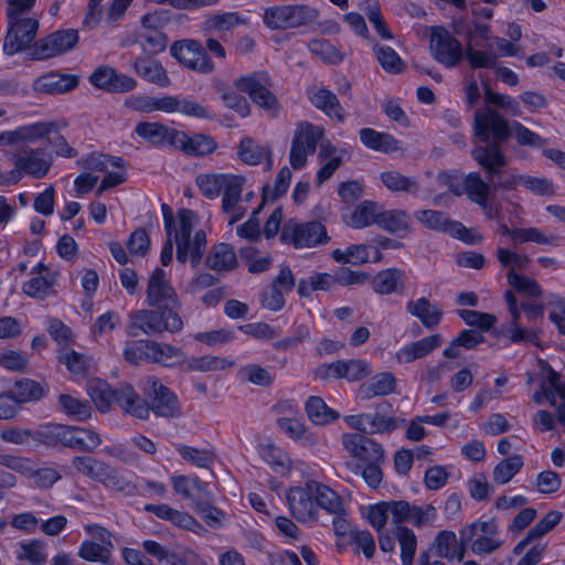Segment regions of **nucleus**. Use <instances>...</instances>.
Masks as SVG:
<instances>
[{"label":"nucleus","mask_w":565,"mask_h":565,"mask_svg":"<svg viewBox=\"0 0 565 565\" xmlns=\"http://www.w3.org/2000/svg\"><path fill=\"white\" fill-rule=\"evenodd\" d=\"M361 514L374 530H382L388 521L396 530H409L405 524L414 527L434 526L437 510L433 504L416 505L406 500H388L363 508Z\"/></svg>","instance_id":"nucleus-1"},{"label":"nucleus","mask_w":565,"mask_h":565,"mask_svg":"<svg viewBox=\"0 0 565 565\" xmlns=\"http://www.w3.org/2000/svg\"><path fill=\"white\" fill-rule=\"evenodd\" d=\"M183 328L178 312L161 309L134 310L128 316L126 331L129 337L154 335L163 332L177 333Z\"/></svg>","instance_id":"nucleus-2"},{"label":"nucleus","mask_w":565,"mask_h":565,"mask_svg":"<svg viewBox=\"0 0 565 565\" xmlns=\"http://www.w3.org/2000/svg\"><path fill=\"white\" fill-rule=\"evenodd\" d=\"M125 107L139 113H181L185 116L196 118H209L210 111L199 102L190 98H180L178 96L152 97L147 95H132L128 97Z\"/></svg>","instance_id":"nucleus-3"},{"label":"nucleus","mask_w":565,"mask_h":565,"mask_svg":"<svg viewBox=\"0 0 565 565\" xmlns=\"http://www.w3.org/2000/svg\"><path fill=\"white\" fill-rule=\"evenodd\" d=\"M235 85L238 90L246 93L256 105L269 113L271 117L277 116L280 106L277 97L270 92L273 83L267 73H253L237 79Z\"/></svg>","instance_id":"nucleus-4"},{"label":"nucleus","mask_w":565,"mask_h":565,"mask_svg":"<svg viewBox=\"0 0 565 565\" xmlns=\"http://www.w3.org/2000/svg\"><path fill=\"white\" fill-rule=\"evenodd\" d=\"M472 128L473 137L481 142H507L511 135L508 121L489 106L476 110Z\"/></svg>","instance_id":"nucleus-5"},{"label":"nucleus","mask_w":565,"mask_h":565,"mask_svg":"<svg viewBox=\"0 0 565 565\" xmlns=\"http://www.w3.org/2000/svg\"><path fill=\"white\" fill-rule=\"evenodd\" d=\"M323 135L322 127L309 121H301L297 125L289 154V162L294 169H300L306 164L308 156L316 151Z\"/></svg>","instance_id":"nucleus-6"},{"label":"nucleus","mask_w":565,"mask_h":565,"mask_svg":"<svg viewBox=\"0 0 565 565\" xmlns=\"http://www.w3.org/2000/svg\"><path fill=\"white\" fill-rule=\"evenodd\" d=\"M142 390L149 401L150 412L164 418L181 416V405L177 395L157 377L149 376L145 380Z\"/></svg>","instance_id":"nucleus-7"},{"label":"nucleus","mask_w":565,"mask_h":565,"mask_svg":"<svg viewBox=\"0 0 565 565\" xmlns=\"http://www.w3.org/2000/svg\"><path fill=\"white\" fill-rule=\"evenodd\" d=\"M9 30L4 38L3 51L13 55L29 47L36 36L39 20L29 15H8Z\"/></svg>","instance_id":"nucleus-8"},{"label":"nucleus","mask_w":565,"mask_h":565,"mask_svg":"<svg viewBox=\"0 0 565 565\" xmlns=\"http://www.w3.org/2000/svg\"><path fill=\"white\" fill-rule=\"evenodd\" d=\"M281 239L296 248H310L327 244L330 238L324 225L320 222L298 223L290 220L282 228Z\"/></svg>","instance_id":"nucleus-9"},{"label":"nucleus","mask_w":565,"mask_h":565,"mask_svg":"<svg viewBox=\"0 0 565 565\" xmlns=\"http://www.w3.org/2000/svg\"><path fill=\"white\" fill-rule=\"evenodd\" d=\"M146 302L149 307L172 312L180 307L178 294L161 268H156L148 278Z\"/></svg>","instance_id":"nucleus-10"},{"label":"nucleus","mask_w":565,"mask_h":565,"mask_svg":"<svg viewBox=\"0 0 565 565\" xmlns=\"http://www.w3.org/2000/svg\"><path fill=\"white\" fill-rule=\"evenodd\" d=\"M415 217L425 227L438 232L448 233L468 244H476L481 241V235L472 233L460 222L450 220L444 212L435 210H422L415 213Z\"/></svg>","instance_id":"nucleus-11"},{"label":"nucleus","mask_w":565,"mask_h":565,"mask_svg":"<svg viewBox=\"0 0 565 565\" xmlns=\"http://www.w3.org/2000/svg\"><path fill=\"white\" fill-rule=\"evenodd\" d=\"M171 55L189 70L207 74L214 70V64L204 47L195 40L174 42L170 47Z\"/></svg>","instance_id":"nucleus-12"},{"label":"nucleus","mask_w":565,"mask_h":565,"mask_svg":"<svg viewBox=\"0 0 565 565\" xmlns=\"http://www.w3.org/2000/svg\"><path fill=\"white\" fill-rule=\"evenodd\" d=\"M342 444L345 450L359 461V465L385 462V451L382 445L363 434H343Z\"/></svg>","instance_id":"nucleus-13"},{"label":"nucleus","mask_w":565,"mask_h":565,"mask_svg":"<svg viewBox=\"0 0 565 565\" xmlns=\"http://www.w3.org/2000/svg\"><path fill=\"white\" fill-rule=\"evenodd\" d=\"M430 51L436 61L447 67L456 66L463 57L460 42L444 28H433Z\"/></svg>","instance_id":"nucleus-14"},{"label":"nucleus","mask_w":565,"mask_h":565,"mask_svg":"<svg viewBox=\"0 0 565 565\" xmlns=\"http://www.w3.org/2000/svg\"><path fill=\"white\" fill-rule=\"evenodd\" d=\"M371 373L370 364L364 360H339L320 365L316 374L320 379H344L349 382L360 381Z\"/></svg>","instance_id":"nucleus-15"},{"label":"nucleus","mask_w":565,"mask_h":565,"mask_svg":"<svg viewBox=\"0 0 565 565\" xmlns=\"http://www.w3.org/2000/svg\"><path fill=\"white\" fill-rule=\"evenodd\" d=\"M308 488L313 492L316 504L332 515V525L334 530H341L348 526L345 510L340 497L328 486L316 481H309Z\"/></svg>","instance_id":"nucleus-16"},{"label":"nucleus","mask_w":565,"mask_h":565,"mask_svg":"<svg viewBox=\"0 0 565 565\" xmlns=\"http://www.w3.org/2000/svg\"><path fill=\"white\" fill-rule=\"evenodd\" d=\"M77 42L78 33L76 30H60L38 41L33 54L39 60L50 58L72 50Z\"/></svg>","instance_id":"nucleus-17"},{"label":"nucleus","mask_w":565,"mask_h":565,"mask_svg":"<svg viewBox=\"0 0 565 565\" xmlns=\"http://www.w3.org/2000/svg\"><path fill=\"white\" fill-rule=\"evenodd\" d=\"M502 143L478 145L471 150V157L484 171L488 180H493L495 175H500L501 169H504L508 164L507 156L501 148Z\"/></svg>","instance_id":"nucleus-18"},{"label":"nucleus","mask_w":565,"mask_h":565,"mask_svg":"<svg viewBox=\"0 0 565 565\" xmlns=\"http://www.w3.org/2000/svg\"><path fill=\"white\" fill-rule=\"evenodd\" d=\"M246 179L243 175L231 174L222 189V211L230 214L228 225L238 222L245 214V209L239 205L243 188Z\"/></svg>","instance_id":"nucleus-19"},{"label":"nucleus","mask_w":565,"mask_h":565,"mask_svg":"<svg viewBox=\"0 0 565 565\" xmlns=\"http://www.w3.org/2000/svg\"><path fill=\"white\" fill-rule=\"evenodd\" d=\"M89 81L95 87L109 93H128L137 86L135 78L119 74L109 66L96 68L89 76Z\"/></svg>","instance_id":"nucleus-20"},{"label":"nucleus","mask_w":565,"mask_h":565,"mask_svg":"<svg viewBox=\"0 0 565 565\" xmlns=\"http://www.w3.org/2000/svg\"><path fill=\"white\" fill-rule=\"evenodd\" d=\"M146 359L166 367L184 369L186 354L178 347L168 343L146 341L142 345Z\"/></svg>","instance_id":"nucleus-21"},{"label":"nucleus","mask_w":565,"mask_h":565,"mask_svg":"<svg viewBox=\"0 0 565 565\" xmlns=\"http://www.w3.org/2000/svg\"><path fill=\"white\" fill-rule=\"evenodd\" d=\"M313 492L306 488L296 487L289 490L287 500L292 516L301 522L309 523L317 518L316 503L312 501Z\"/></svg>","instance_id":"nucleus-22"},{"label":"nucleus","mask_w":565,"mask_h":565,"mask_svg":"<svg viewBox=\"0 0 565 565\" xmlns=\"http://www.w3.org/2000/svg\"><path fill=\"white\" fill-rule=\"evenodd\" d=\"M14 167L18 171L41 179L49 172L51 160L43 149L25 148L18 153Z\"/></svg>","instance_id":"nucleus-23"},{"label":"nucleus","mask_w":565,"mask_h":565,"mask_svg":"<svg viewBox=\"0 0 565 565\" xmlns=\"http://www.w3.org/2000/svg\"><path fill=\"white\" fill-rule=\"evenodd\" d=\"M77 84L78 79L74 75L47 73L38 77L32 88L39 94L58 95L72 90Z\"/></svg>","instance_id":"nucleus-24"},{"label":"nucleus","mask_w":565,"mask_h":565,"mask_svg":"<svg viewBox=\"0 0 565 565\" xmlns=\"http://www.w3.org/2000/svg\"><path fill=\"white\" fill-rule=\"evenodd\" d=\"M443 342L441 335L436 333L408 343L396 352V361L399 364H408L415 360L423 359L439 348Z\"/></svg>","instance_id":"nucleus-25"},{"label":"nucleus","mask_w":565,"mask_h":565,"mask_svg":"<svg viewBox=\"0 0 565 565\" xmlns=\"http://www.w3.org/2000/svg\"><path fill=\"white\" fill-rule=\"evenodd\" d=\"M238 159L249 166H256L265 160L266 169L273 168V153L269 145H262L250 137H244L237 147Z\"/></svg>","instance_id":"nucleus-26"},{"label":"nucleus","mask_w":565,"mask_h":565,"mask_svg":"<svg viewBox=\"0 0 565 565\" xmlns=\"http://www.w3.org/2000/svg\"><path fill=\"white\" fill-rule=\"evenodd\" d=\"M173 147L186 154L200 157L212 153L216 149V142L206 135L196 134L188 136L185 132L177 130Z\"/></svg>","instance_id":"nucleus-27"},{"label":"nucleus","mask_w":565,"mask_h":565,"mask_svg":"<svg viewBox=\"0 0 565 565\" xmlns=\"http://www.w3.org/2000/svg\"><path fill=\"white\" fill-rule=\"evenodd\" d=\"M74 470L108 489V477L113 475L110 466L90 456H75L71 460Z\"/></svg>","instance_id":"nucleus-28"},{"label":"nucleus","mask_w":565,"mask_h":565,"mask_svg":"<svg viewBox=\"0 0 565 565\" xmlns=\"http://www.w3.org/2000/svg\"><path fill=\"white\" fill-rule=\"evenodd\" d=\"M406 310L428 330L435 329L444 316L443 310L437 305L431 303L426 297L409 300L406 303Z\"/></svg>","instance_id":"nucleus-29"},{"label":"nucleus","mask_w":565,"mask_h":565,"mask_svg":"<svg viewBox=\"0 0 565 565\" xmlns=\"http://www.w3.org/2000/svg\"><path fill=\"white\" fill-rule=\"evenodd\" d=\"M97 533L102 535V543L84 540L78 547V556L86 562L106 564L109 561L110 550L113 548L110 542L113 532Z\"/></svg>","instance_id":"nucleus-30"},{"label":"nucleus","mask_w":565,"mask_h":565,"mask_svg":"<svg viewBox=\"0 0 565 565\" xmlns=\"http://www.w3.org/2000/svg\"><path fill=\"white\" fill-rule=\"evenodd\" d=\"M73 426L47 423L36 429L35 444L49 447L63 446L70 448Z\"/></svg>","instance_id":"nucleus-31"},{"label":"nucleus","mask_w":565,"mask_h":565,"mask_svg":"<svg viewBox=\"0 0 565 565\" xmlns=\"http://www.w3.org/2000/svg\"><path fill=\"white\" fill-rule=\"evenodd\" d=\"M118 405L124 413L138 419L149 417V402L145 401L132 386L125 384L119 387Z\"/></svg>","instance_id":"nucleus-32"},{"label":"nucleus","mask_w":565,"mask_h":565,"mask_svg":"<svg viewBox=\"0 0 565 565\" xmlns=\"http://www.w3.org/2000/svg\"><path fill=\"white\" fill-rule=\"evenodd\" d=\"M135 132L146 141L154 146L169 145L173 147L174 134L177 129L169 128L160 122H139Z\"/></svg>","instance_id":"nucleus-33"},{"label":"nucleus","mask_w":565,"mask_h":565,"mask_svg":"<svg viewBox=\"0 0 565 565\" xmlns=\"http://www.w3.org/2000/svg\"><path fill=\"white\" fill-rule=\"evenodd\" d=\"M396 379L392 372H382L372 376L360 386L363 398L386 396L395 392Z\"/></svg>","instance_id":"nucleus-34"},{"label":"nucleus","mask_w":565,"mask_h":565,"mask_svg":"<svg viewBox=\"0 0 565 565\" xmlns=\"http://www.w3.org/2000/svg\"><path fill=\"white\" fill-rule=\"evenodd\" d=\"M234 361L227 360L216 355H201V356H188L185 358L183 372H216L226 370L234 366Z\"/></svg>","instance_id":"nucleus-35"},{"label":"nucleus","mask_w":565,"mask_h":565,"mask_svg":"<svg viewBox=\"0 0 565 565\" xmlns=\"http://www.w3.org/2000/svg\"><path fill=\"white\" fill-rule=\"evenodd\" d=\"M309 100L329 117L334 116L340 122L344 120L343 109L331 90L323 87L315 88L309 93Z\"/></svg>","instance_id":"nucleus-36"},{"label":"nucleus","mask_w":565,"mask_h":565,"mask_svg":"<svg viewBox=\"0 0 565 565\" xmlns=\"http://www.w3.org/2000/svg\"><path fill=\"white\" fill-rule=\"evenodd\" d=\"M132 66L136 73L147 82L160 87H168L171 84L166 70L154 60L139 57L134 62Z\"/></svg>","instance_id":"nucleus-37"},{"label":"nucleus","mask_w":565,"mask_h":565,"mask_svg":"<svg viewBox=\"0 0 565 565\" xmlns=\"http://www.w3.org/2000/svg\"><path fill=\"white\" fill-rule=\"evenodd\" d=\"M206 244L205 231L198 230L193 237L185 238V248H182V254H179V247H177V260L184 264L190 259L191 266L198 267L206 250Z\"/></svg>","instance_id":"nucleus-38"},{"label":"nucleus","mask_w":565,"mask_h":565,"mask_svg":"<svg viewBox=\"0 0 565 565\" xmlns=\"http://www.w3.org/2000/svg\"><path fill=\"white\" fill-rule=\"evenodd\" d=\"M205 263L213 270L230 271L237 266V258L231 245L220 243L211 248Z\"/></svg>","instance_id":"nucleus-39"},{"label":"nucleus","mask_w":565,"mask_h":565,"mask_svg":"<svg viewBox=\"0 0 565 565\" xmlns=\"http://www.w3.org/2000/svg\"><path fill=\"white\" fill-rule=\"evenodd\" d=\"M359 135L361 142L374 151L390 153L399 149L398 141L387 132H379L372 128H362Z\"/></svg>","instance_id":"nucleus-40"},{"label":"nucleus","mask_w":565,"mask_h":565,"mask_svg":"<svg viewBox=\"0 0 565 565\" xmlns=\"http://www.w3.org/2000/svg\"><path fill=\"white\" fill-rule=\"evenodd\" d=\"M462 184L469 200L486 210L492 189L491 182L484 181L478 172H471L466 175Z\"/></svg>","instance_id":"nucleus-41"},{"label":"nucleus","mask_w":565,"mask_h":565,"mask_svg":"<svg viewBox=\"0 0 565 565\" xmlns=\"http://www.w3.org/2000/svg\"><path fill=\"white\" fill-rule=\"evenodd\" d=\"M198 223L196 214L189 209H181L177 213V221L172 227V239L179 247V254L185 248V238L191 237L192 231Z\"/></svg>","instance_id":"nucleus-42"},{"label":"nucleus","mask_w":565,"mask_h":565,"mask_svg":"<svg viewBox=\"0 0 565 565\" xmlns=\"http://www.w3.org/2000/svg\"><path fill=\"white\" fill-rule=\"evenodd\" d=\"M58 125L55 121H39L18 127L13 131L14 145L20 142H34L43 137L56 134Z\"/></svg>","instance_id":"nucleus-43"},{"label":"nucleus","mask_w":565,"mask_h":565,"mask_svg":"<svg viewBox=\"0 0 565 565\" xmlns=\"http://www.w3.org/2000/svg\"><path fill=\"white\" fill-rule=\"evenodd\" d=\"M258 452L262 459L270 466L275 473L287 476L290 472L291 460L282 449L267 443L259 446Z\"/></svg>","instance_id":"nucleus-44"},{"label":"nucleus","mask_w":565,"mask_h":565,"mask_svg":"<svg viewBox=\"0 0 565 565\" xmlns=\"http://www.w3.org/2000/svg\"><path fill=\"white\" fill-rule=\"evenodd\" d=\"M88 394L96 408L102 413L108 412L113 403L118 404L119 388L113 390L110 385L104 381L90 382Z\"/></svg>","instance_id":"nucleus-45"},{"label":"nucleus","mask_w":565,"mask_h":565,"mask_svg":"<svg viewBox=\"0 0 565 565\" xmlns=\"http://www.w3.org/2000/svg\"><path fill=\"white\" fill-rule=\"evenodd\" d=\"M277 424L285 434L301 445L313 446L317 444L315 434L311 433L301 420L282 417L277 420Z\"/></svg>","instance_id":"nucleus-46"},{"label":"nucleus","mask_w":565,"mask_h":565,"mask_svg":"<svg viewBox=\"0 0 565 565\" xmlns=\"http://www.w3.org/2000/svg\"><path fill=\"white\" fill-rule=\"evenodd\" d=\"M306 414L315 425H327L339 417L319 396H310L305 405Z\"/></svg>","instance_id":"nucleus-47"},{"label":"nucleus","mask_w":565,"mask_h":565,"mask_svg":"<svg viewBox=\"0 0 565 565\" xmlns=\"http://www.w3.org/2000/svg\"><path fill=\"white\" fill-rule=\"evenodd\" d=\"M145 510L178 527L189 529L195 523L190 514L174 510L168 504H146Z\"/></svg>","instance_id":"nucleus-48"},{"label":"nucleus","mask_w":565,"mask_h":565,"mask_svg":"<svg viewBox=\"0 0 565 565\" xmlns=\"http://www.w3.org/2000/svg\"><path fill=\"white\" fill-rule=\"evenodd\" d=\"M379 215L380 211L376 203L363 201L354 209L347 223L353 228H363L377 224Z\"/></svg>","instance_id":"nucleus-49"},{"label":"nucleus","mask_w":565,"mask_h":565,"mask_svg":"<svg viewBox=\"0 0 565 565\" xmlns=\"http://www.w3.org/2000/svg\"><path fill=\"white\" fill-rule=\"evenodd\" d=\"M377 225L392 233L403 234L408 231L409 216L402 210H390L380 212Z\"/></svg>","instance_id":"nucleus-50"},{"label":"nucleus","mask_w":565,"mask_h":565,"mask_svg":"<svg viewBox=\"0 0 565 565\" xmlns=\"http://www.w3.org/2000/svg\"><path fill=\"white\" fill-rule=\"evenodd\" d=\"M10 394L19 406L20 404L41 399L45 395V390L40 383L24 379L14 384Z\"/></svg>","instance_id":"nucleus-51"},{"label":"nucleus","mask_w":565,"mask_h":565,"mask_svg":"<svg viewBox=\"0 0 565 565\" xmlns=\"http://www.w3.org/2000/svg\"><path fill=\"white\" fill-rule=\"evenodd\" d=\"M17 558L29 565H44L47 558L46 544L36 539L21 543L17 551Z\"/></svg>","instance_id":"nucleus-52"},{"label":"nucleus","mask_w":565,"mask_h":565,"mask_svg":"<svg viewBox=\"0 0 565 565\" xmlns=\"http://www.w3.org/2000/svg\"><path fill=\"white\" fill-rule=\"evenodd\" d=\"M55 275L47 273L45 275L34 276L23 284L22 290L25 295L43 300L53 292Z\"/></svg>","instance_id":"nucleus-53"},{"label":"nucleus","mask_w":565,"mask_h":565,"mask_svg":"<svg viewBox=\"0 0 565 565\" xmlns=\"http://www.w3.org/2000/svg\"><path fill=\"white\" fill-rule=\"evenodd\" d=\"M102 444V438L96 431L73 426L70 448L92 452Z\"/></svg>","instance_id":"nucleus-54"},{"label":"nucleus","mask_w":565,"mask_h":565,"mask_svg":"<svg viewBox=\"0 0 565 565\" xmlns=\"http://www.w3.org/2000/svg\"><path fill=\"white\" fill-rule=\"evenodd\" d=\"M230 175L231 174L226 173L199 174L195 179V183L203 196L207 199H215L221 194V191Z\"/></svg>","instance_id":"nucleus-55"},{"label":"nucleus","mask_w":565,"mask_h":565,"mask_svg":"<svg viewBox=\"0 0 565 565\" xmlns=\"http://www.w3.org/2000/svg\"><path fill=\"white\" fill-rule=\"evenodd\" d=\"M561 236L545 235L542 231H540L536 227L514 228L513 232L514 244L532 242L541 245L558 246L561 244Z\"/></svg>","instance_id":"nucleus-56"},{"label":"nucleus","mask_w":565,"mask_h":565,"mask_svg":"<svg viewBox=\"0 0 565 565\" xmlns=\"http://www.w3.org/2000/svg\"><path fill=\"white\" fill-rule=\"evenodd\" d=\"M373 52L382 68L390 74L402 73L406 64L399 55L390 46L374 45Z\"/></svg>","instance_id":"nucleus-57"},{"label":"nucleus","mask_w":565,"mask_h":565,"mask_svg":"<svg viewBox=\"0 0 565 565\" xmlns=\"http://www.w3.org/2000/svg\"><path fill=\"white\" fill-rule=\"evenodd\" d=\"M61 409L76 420L84 422L92 416V407L88 402L78 399L68 394L58 396Z\"/></svg>","instance_id":"nucleus-58"},{"label":"nucleus","mask_w":565,"mask_h":565,"mask_svg":"<svg viewBox=\"0 0 565 565\" xmlns=\"http://www.w3.org/2000/svg\"><path fill=\"white\" fill-rule=\"evenodd\" d=\"M332 257L337 263L359 266L369 262V246L355 244L345 249L337 248L332 252Z\"/></svg>","instance_id":"nucleus-59"},{"label":"nucleus","mask_w":565,"mask_h":565,"mask_svg":"<svg viewBox=\"0 0 565 565\" xmlns=\"http://www.w3.org/2000/svg\"><path fill=\"white\" fill-rule=\"evenodd\" d=\"M177 451L183 460L199 468H210L215 459V454L211 449H199L180 444L177 446Z\"/></svg>","instance_id":"nucleus-60"},{"label":"nucleus","mask_w":565,"mask_h":565,"mask_svg":"<svg viewBox=\"0 0 565 565\" xmlns=\"http://www.w3.org/2000/svg\"><path fill=\"white\" fill-rule=\"evenodd\" d=\"M403 273L396 268L379 271L372 280V288L376 294L390 295L397 289V284Z\"/></svg>","instance_id":"nucleus-61"},{"label":"nucleus","mask_w":565,"mask_h":565,"mask_svg":"<svg viewBox=\"0 0 565 565\" xmlns=\"http://www.w3.org/2000/svg\"><path fill=\"white\" fill-rule=\"evenodd\" d=\"M383 184L394 192H414L417 190V180L392 170L381 173Z\"/></svg>","instance_id":"nucleus-62"},{"label":"nucleus","mask_w":565,"mask_h":565,"mask_svg":"<svg viewBox=\"0 0 565 565\" xmlns=\"http://www.w3.org/2000/svg\"><path fill=\"white\" fill-rule=\"evenodd\" d=\"M237 375L243 382L263 387L270 386L274 381L270 372L259 364H247L239 369Z\"/></svg>","instance_id":"nucleus-63"},{"label":"nucleus","mask_w":565,"mask_h":565,"mask_svg":"<svg viewBox=\"0 0 565 565\" xmlns=\"http://www.w3.org/2000/svg\"><path fill=\"white\" fill-rule=\"evenodd\" d=\"M523 467L521 456H512L501 460L493 470V481L497 484L508 483Z\"/></svg>","instance_id":"nucleus-64"}]
</instances>
